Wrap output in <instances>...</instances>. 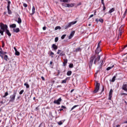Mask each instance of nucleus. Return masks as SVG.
Here are the masks:
<instances>
[{"label": "nucleus", "mask_w": 127, "mask_h": 127, "mask_svg": "<svg viewBox=\"0 0 127 127\" xmlns=\"http://www.w3.org/2000/svg\"><path fill=\"white\" fill-rule=\"evenodd\" d=\"M62 111H63V109H60V112H62Z\"/></svg>", "instance_id": "nucleus-64"}, {"label": "nucleus", "mask_w": 127, "mask_h": 127, "mask_svg": "<svg viewBox=\"0 0 127 127\" xmlns=\"http://www.w3.org/2000/svg\"><path fill=\"white\" fill-rule=\"evenodd\" d=\"M103 10H106V6H105V5H103Z\"/></svg>", "instance_id": "nucleus-53"}, {"label": "nucleus", "mask_w": 127, "mask_h": 127, "mask_svg": "<svg viewBox=\"0 0 127 127\" xmlns=\"http://www.w3.org/2000/svg\"><path fill=\"white\" fill-rule=\"evenodd\" d=\"M74 34H75V31H71L70 35L68 36V39H71V38H72V37H73V36H74Z\"/></svg>", "instance_id": "nucleus-10"}, {"label": "nucleus", "mask_w": 127, "mask_h": 127, "mask_svg": "<svg viewBox=\"0 0 127 127\" xmlns=\"http://www.w3.org/2000/svg\"><path fill=\"white\" fill-rule=\"evenodd\" d=\"M95 58H96V57H95V56H93L91 57L90 61L89 62V66H92V65L93 64V62H94V60L95 59Z\"/></svg>", "instance_id": "nucleus-5"}, {"label": "nucleus", "mask_w": 127, "mask_h": 127, "mask_svg": "<svg viewBox=\"0 0 127 127\" xmlns=\"http://www.w3.org/2000/svg\"><path fill=\"white\" fill-rule=\"evenodd\" d=\"M10 27H11V28H15V27H16V25L15 24L10 25Z\"/></svg>", "instance_id": "nucleus-20"}, {"label": "nucleus", "mask_w": 127, "mask_h": 127, "mask_svg": "<svg viewBox=\"0 0 127 127\" xmlns=\"http://www.w3.org/2000/svg\"><path fill=\"white\" fill-rule=\"evenodd\" d=\"M2 48L4 47V43L3 42H2Z\"/></svg>", "instance_id": "nucleus-52"}, {"label": "nucleus", "mask_w": 127, "mask_h": 127, "mask_svg": "<svg viewBox=\"0 0 127 127\" xmlns=\"http://www.w3.org/2000/svg\"><path fill=\"white\" fill-rule=\"evenodd\" d=\"M95 21H96V22H97V23H98V22H99V19H96L95 20Z\"/></svg>", "instance_id": "nucleus-56"}, {"label": "nucleus", "mask_w": 127, "mask_h": 127, "mask_svg": "<svg viewBox=\"0 0 127 127\" xmlns=\"http://www.w3.org/2000/svg\"><path fill=\"white\" fill-rule=\"evenodd\" d=\"M62 101V99H61V98H59L58 100H55L54 101V104H56L57 105H60L61 104V102Z\"/></svg>", "instance_id": "nucleus-4"}, {"label": "nucleus", "mask_w": 127, "mask_h": 127, "mask_svg": "<svg viewBox=\"0 0 127 127\" xmlns=\"http://www.w3.org/2000/svg\"><path fill=\"white\" fill-rule=\"evenodd\" d=\"M55 30H57L58 29H61V27L60 26H57L55 28Z\"/></svg>", "instance_id": "nucleus-40"}, {"label": "nucleus", "mask_w": 127, "mask_h": 127, "mask_svg": "<svg viewBox=\"0 0 127 127\" xmlns=\"http://www.w3.org/2000/svg\"><path fill=\"white\" fill-rule=\"evenodd\" d=\"M114 64H112V66H109V67H108L107 68V71H109V70H111V69H112V68H114Z\"/></svg>", "instance_id": "nucleus-23"}, {"label": "nucleus", "mask_w": 127, "mask_h": 127, "mask_svg": "<svg viewBox=\"0 0 127 127\" xmlns=\"http://www.w3.org/2000/svg\"><path fill=\"white\" fill-rule=\"evenodd\" d=\"M41 79L43 80V81H44L45 79H44V77H43V76H42L41 77Z\"/></svg>", "instance_id": "nucleus-59"}, {"label": "nucleus", "mask_w": 127, "mask_h": 127, "mask_svg": "<svg viewBox=\"0 0 127 127\" xmlns=\"http://www.w3.org/2000/svg\"><path fill=\"white\" fill-rule=\"evenodd\" d=\"M24 85L26 86L27 89H28V88H29V84L28 83H27V82L25 83L24 84Z\"/></svg>", "instance_id": "nucleus-22"}, {"label": "nucleus", "mask_w": 127, "mask_h": 127, "mask_svg": "<svg viewBox=\"0 0 127 127\" xmlns=\"http://www.w3.org/2000/svg\"><path fill=\"white\" fill-rule=\"evenodd\" d=\"M43 30H46V27H45H45H43Z\"/></svg>", "instance_id": "nucleus-54"}, {"label": "nucleus", "mask_w": 127, "mask_h": 127, "mask_svg": "<svg viewBox=\"0 0 127 127\" xmlns=\"http://www.w3.org/2000/svg\"><path fill=\"white\" fill-rule=\"evenodd\" d=\"M0 55H4V52L2 51V49L1 48L0 49Z\"/></svg>", "instance_id": "nucleus-21"}, {"label": "nucleus", "mask_w": 127, "mask_h": 127, "mask_svg": "<svg viewBox=\"0 0 127 127\" xmlns=\"http://www.w3.org/2000/svg\"><path fill=\"white\" fill-rule=\"evenodd\" d=\"M74 34H75V31H71L70 35L68 36V39H71V38H72V37H73V36H74Z\"/></svg>", "instance_id": "nucleus-11"}, {"label": "nucleus", "mask_w": 127, "mask_h": 127, "mask_svg": "<svg viewBox=\"0 0 127 127\" xmlns=\"http://www.w3.org/2000/svg\"><path fill=\"white\" fill-rule=\"evenodd\" d=\"M60 52H61V50H58V52L57 53V54H60Z\"/></svg>", "instance_id": "nucleus-49"}, {"label": "nucleus", "mask_w": 127, "mask_h": 127, "mask_svg": "<svg viewBox=\"0 0 127 127\" xmlns=\"http://www.w3.org/2000/svg\"><path fill=\"white\" fill-rule=\"evenodd\" d=\"M93 16H94V14H91V15L89 16V18H91V17H93Z\"/></svg>", "instance_id": "nucleus-55"}, {"label": "nucleus", "mask_w": 127, "mask_h": 127, "mask_svg": "<svg viewBox=\"0 0 127 127\" xmlns=\"http://www.w3.org/2000/svg\"><path fill=\"white\" fill-rule=\"evenodd\" d=\"M18 23H20L21 22V19L20 18H18Z\"/></svg>", "instance_id": "nucleus-43"}, {"label": "nucleus", "mask_w": 127, "mask_h": 127, "mask_svg": "<svg viewBox=\"0 0 127 127\" xmlns=\"http://www.w3.org/2000/svg\"><path fill=\"white\" fill-rule=\"evenodd\" d=\"M0 57H1L2 59H3V56L2 55H0Z\"/></svg>", "instance_id": "nucleus-60"}, {"label": "nucleus", "mask_w": 127, "mask_h": 127, "mask_svg": "<svg viewBox=\"0 0 127 127\" xmlns=\"http://www.w3.org/2000/svg\"><path fill=\"white\" fill-rule=\"evenodd\" d=\"M13 32H16V33H17L18 32H19V28H14L13 29Z\"/></svg>", "instance_id": "nucleus-15"}, {"label": "nucleus", "mask_w": 127, "mask_h": 127, "mask_svg": "<svg viewBox=\"0 0 127 127\" xmlns=\"http://www.w3.org/2000/svg\"><path fill=\"white\" fill-rule=\"evenodd\" d=\"M32 14H34L35 13V7L34 6L32 7Z\"/></svg>", "instance_id": "nucleus-19"}, {"label": "nucleus", "mask_w": 127, "mask_h": 127, "mask_svg": "<svg viewBox=\"0 0 127 127\" xmlns=\"http://www.w3.org/2000/svg\"><path fill=\"white\" fill-rule=\"evenodd\" d=\"M16 91L14 90L13 94L10 96L9 102H11V103H13V102H14V100H15V96H16Z\"/></svg>", "instance_id": "nucleus-2"}, {"label": "nucleus", "mask_w": 127, "mask_h": 127, "mask_svg": "<svg viewBox=\"0 0 127 127\" xmlns=\"http://www.w3.org/2000/svg\"><path fill=\"white\" fill-rule=\"evenodd\" d=\"M101 3H102L103 5H105V3L104 2V0H101Z\"/></svg>", "instance_id": "nucleus-50"}, {"label": "nucleus", "mask_w": 127, "mask_h": 127, "mask_svg": "<svg viewBox=\"0 0 127 127\" xmlns=\"http://www.w3.org/2000/svg\"><path fill=\"white\" fill-rule=\"evenodd\" d=\"M125 17H126V14H124L123 15V18H125Z\"/></svg>", "instance_id": "nucleus-58"}, {"label": "nucleus", "mask_w": 127, "mask_h": 127, "mask_svg": "<svg viewBox=\"0 0 127 127\" xmlns=\"http://www.w3.org/2000/svg\"><path fill=\"white\" fill-rule=\"evenodd\" d=\"M76 52H78L79 51H81V48L79 47L77 49H75Z\"/></svg>", "instance_id": "nucleus-36"}, {"label": "nucleus", "mask_w": 127, "mask_h": 127, "mask_svg": "<svg viewBox=\"0 0 127 127\" xmlns=\"http://www.w3.org/2000/svg\"><path fill=\"white\" fill-rule=\"evenodd\" d=\"M72 74L71 71H68L67 72V76H71V74Z\"/></svg>", "instance_id": "nucleus-28"}, {"label": "nucleus", "mask_w": 127, "mask_h": 127, "mask_svg": "<svg viewBox=\"0 0 127 127\" xmlns=\"http://www.w3.org/2000/svg\"><path fill=\"white\" fill-rule=\"evenodd\" d=\"M3 32H5L4 31H1V30L0 29V34L1 35H3Z\"/></svg>", "instance_id": "nucleus-41"}, {"label": "nucleus", "mask_w": 127, "mask_h": 127, "mask_svg": "<svg viewBox=\"0 0 127 127\" xmlns=\"http://www.w3.org/2000/svg\"><path fill=\"white\" fill-rule=\"evenodd\" d=\"M65 36H66V35H63L61 37L62 39H64L65 38Z\"/></svg>", "instance_id": "nucleus-46"}, {"label": "nucleus", "mask_w": 127, "mask_h": 127, "mask_svg": "<svg viewBox=\"0 0 127 127\" xmlns=\"http://www.w3.org/2000/svg\"><path fill=\"white\" fill-rule=\"evenodd\" d=\"M0 28L2 31H5L7 30V25L4 24L2 23H0Z\"/></svg>", "instance_id": "nucleus-1"}, {"label": "nucleus", "mask_w": 127, "mask_h": 127, "mask_svg": "<svg viewBox=\"0 0 127 127\" xmlns=\"http://www.w3.org/2000/svg\"><path fill=\"white\" fill-rule=\"evenodd\" d=\"M74 34H75V31H71L70 35L68 36V39H71V38H72V37H73V36H74Z\"/></svg>", "instance_id": "nucleus-9"}, {"label": "nucleus", "mask_w": 127, "mask_h": 127, "mask_svg": "<svg viewBox=\"0 0 127 127\" xmlns=\"http://www.w3.org/2000/svg\"><path fill=\"white\" fill-rule=\"evenodd\" d=\"M7 96H8V93L7 92L5 93V94L3 96V98H5Z\"/></svg>", "instance_id": "nucleus-38"}, {"label": "nucleus", "mask_w": 127, "mask_h": 127, "mask_svg": "<svg viewBox=\"0 0 127 127\" xmlns=\"http://www.w3.org/2000/svg\"><path fill=\"white\" fill-rule=\"evenodd\" d=\"M5 32H6V34H7V35L8 36H11V34H10V32H9V30H8V29H7Z\"/></svg>", "instance_id": "nucleus-16"}, {"label": "nucleus", "mask_w": 127, "mask_h": 127, "mask_svg": "<svg viewBox=\"0 0 127 127\" xmlns=\"http://www.w3.org/2000/svg\"><path fill=\"white\" fill-rule=\"evenodd\" d=\"M62 109H65V106H62Z\"/></svg>", "instance_id": "nucleus-61"}, {"label": "nucleus", "mask_w": 127, "mask_h": 127, "mask_svg": "<svg viewBox=\"0 0 127 127\" xmlns=\"http://www.w3.org/2000/svg\"><path fill=\"white\" fill-rule=\"evenodd\" d=\"M61 2H70V0H60Z\"/></svg>", "instance_id": "nucleus-17"}, {"label": "nucleus", "mask_w": 127, "mask_h": 127, "mask_svg": "<svg viewBox=\"0 0 127 127\" xmlns=\"http://www.w3.org/2000/svg\"><path fill=\"white\" fill-rule=\"evenodd\" d=\"M98 21L101 23H103L104 22V20L102 18H100L98 19Z\"/></svg>", "instance_id": "nucleus-34"}, {"label": "nucleus", "mask_w": 127, "mask_h": 127, "mask_svg": "<svg viewBox=\"0 0 127 127\" xmlns=\"http://www.w3.org/2000/svg\"><path fill=\"white\" fill-rule=\"evenodd\" d=\"M67 82V78L62 81V84H65Z\"/></svg>", "instance_id": "nucleus-30"}, {"label": "nucleus", "mask_w": 127, "mask_h": 127, "mask_svg": "<svg viewBox=\"0 0 127 127\" xmlns=\"http://www.w3.org/2000/svg\"><path fill=\"white\" fill-rule=\"evenodd\" d=\"M7 8L8 14H11V13H12V12H11V10H10V9H9V7H7Z\"/></svg>", "instance_id": "nucleus-25"}, {"label": "nucleus", "mask_w": 127, "mask_h": 127, "mask_svg": "<svg viewBox=\"0 0 127 127\" xmlns=\"http://www.w3.org/2000/svg\"><path fill=\"white\" fill-rule=\"evenodd\" d=\"M23 6H24V7H27V4L24 3Z\"/></svg>", "instance_id": "nucleus-48"}, {"label": "nucleus", "mask_w": 127, "mask_h": 127, "mask_svg": "<svg viewBox=\"0 0 127 127\" xmlns=\"http://www.w3.org/2000/svg\"><path fill=\"white\" fill-rule=\"evenodd\" d=\"M127 13V9L126 10V11H125L124 14L126 15Z\"/></svg>", "instance_id": "nucleus-57"}, {"label": "nucleus", "mask_w": 127, "mask_h": 127, "mask_svg": "<svg viewBox=\"0 0 127 127\" xmlns=\"http://www.w3.org/2000/svg\"><path fill=\"white\" fill-rule=\"evenodd\" d=\"M74 5H75L74 3H70V4L68 3L67 7H73Z\"/></svg>", "instance_id": "nucleus-18"}, {"label": "nucleus", "mask_w": 127, "mask_h": 127, "mask_svg": "<svg viewBox=\"0 0 127 127\" xmlns=\"http://www.w3.org/2000/svg\"><path fill=\"white\" fill-rule=\"evenodd\" d=\"M52 47L54 49V50H57L58 49V47L55 44H53Z\"/></svg>", "instance_id": "nucleus-13"}, {"label": "nucleus", "mask_w": 127, "mask_h": 127, "mask_svg": "<svg viewBox=\"0 0 127 127\" xmlns=\"http://www.w3.org/2000/svg\"><path fill=\"white\" fill-rule=\"evenodd\" d=\"M65 55V53L64 52H62L60 54V56H64Z\"/></svg>", "instance_id": "nucleus-33"}, {"label": "nucleus", "mask_w": 127, "mask_h": 127, "mask_svg": "<svg viewBox=\"0 0 127 127\" xmlns=\"http://www.w3.org/2000/svg\"><path fill=\"white\" fill-rule=\"evenodd\" d=\"M111 82H114L116 81V76H114L111 80H110Z\"/></svg>", "instance_id": "nucleus-29"}, {"label": "nucleus", "mask_w": 127, "mask_h": 127, "mask_svg": "<svg viewBox=\"0 0 127 127\" xmlns=\"http://www.w3.org/2000/svg\"><path fill=\"white\" fill-rule=\"evenodd\" d=\"M77 107H78V105H74L73 107H72L70 111H73L74 109H75V108H77Z\"/></svg>", "instance_id": "nucleus-35"}, {"label": "nucleus", "mask_w": 127, "mask_h": 127, "mask_svg": "<svg viewBox=\"0 0 127 127\" xmlns=\"http://www.w3.org/2000/svg\"><path fill=\"white\" fill-rule=\"evenodd\" d=\"M50 55L51 56V57H52V58H53V55H54V52H51Z\"/></svg>", "instance_id": "nucleus-45"}, {"label": "nucleus", "mask_w": 127, "mask_h": 127, "mask_svg": "<svg viewBox=\"0 0 127 127\" xmlns=\"http://www.w3.org/2000/svg\"><path fill=\"white\" fill-rule=\"evenodd\" d=\"M74 91V89H72L70 91V93H73V91Z\"/></svg>", "instance_id": "nucleus-63"}, {"label": "nucleus", "mask_w": 127, "mask_h": 127, "mask_svg": "<svg viewBox=\"0 0 127 127\" xmlns=\"http://www.w3.org/2000/svg\"><path fill=\"white\" fill-rule=\"evenodd\" d=\"M96 53L97 54H99L100 52H101V46L98 45L97 48H96V50L95 51Z\"/></svg>", "instance_id": "nucleus-7"}, {"label": "nucleus", "mask_w": 127, "mask_h": 127, "mask_svg": "<svg viewBox=\"0 0 127 127\" xmlns=\"http://www.w3.org/2000/svg\"><path fill=\"white\" fill-rule=\"evenodd\" d=\"M57 41H58V37H56L55 39V42H57Z\"/></svg>", "instance_id": "nucleus-47"}, {"label": "nucleus", "mask_w": 127, "mask_h": 127, "mask_svg": "<svg viewBox=\"0 0 127 127\" xmlns=\"http://www.w3.org/2000/svg\"><path fill=\"white\" fill-rule=\"evenodd\" d=\"M112 99V95H109V100H111Z\"/></svg>", "instance_id": "nucleus-51"}, {"label": "nucleus", "mask_w": 127, "mask_h": 127, "mask_svg": "<svg viewBox=\"0 0 127 127\" xmlns=\"http://www.w3.org/2000/svg\"><path fill=\"white\" fill-rule=\"evenodd\" d=\"M77 23V21H72L69 22L66 26V27H70L71 25H74V24H76Z\"/></svg>", "instance_id": "nucleus-6"}, {"label": "nucleus", "mask_w": 127, "mask_h": 127, "mask_svg": "<svg viewBox=\"0 0 127 127\" xmlns=\"http://www.w3.org/2000/svg\"><path fill=\"white\" fill-rule=\"evenodd\" d=\"M114 11H115V8H112L109 11V13H112V12H114Z\"/></svg>", "instance_id": "nucleus-24"}, {"label": "nucleus", "mask_w": 127, "mask_h": 127, "mask_svg": "<svg viewBox=\"0 0 127 127\" xmlns=\"http://www.w3.org/2000/svg\"><path fill=\"white\" fill-rule=\"evenodd\" d=\"M14 50H15V55H16L17 56H19L20 55V53L19 52L17 51V50L16 49V48L14 47Z\"/></svg>", "instance_id": "nucleus-12"}, {"label": "nucleus", "mask_w": 127, "mask_h": 127, "mask_svg": "<svg viewBox=\"0 0 127 127\" xmlns=\"http://www.w3.org/2000/svg\"><path fill=\"white\" fill-rule=\"evenodd\" d=\"M100 58H101V57H100V56H99L97 58L95 59V60L94 61V64H96V63L97 62H98V61H100Z\"/></svg>", "instance_id": "nucleus-14"}, {"label": "nucleus", "mask_w": 127, "mask_h": 127, "mask_svg": "<svg viewBox=\"0 0 127 127\" xmlns=\"http://www.w3.org/2000/svg\"><path fill=\"white\" fill-rule=\"evenodd\" d=\"M67 62H68V60H66V59L64 60V62L63 63L64 66H65V65H66V64H67Z\"/></svg>", "instance_id": "nucleus-27"}, {"label": "nucleus", "mask_w": 127, "mask_h": 127, "mask_svg": "<svg viewBox=\"0 0 127 127\" xmlns=\"http://www.w3.org/2000/svg\"><path fill=\"white\" fill-rule=\"evenodd\" d=\"M101 41H99V42L98 43V45H100V43H101Z\"/></svg>", "instance_id": "nucleus-62"}, {"label": "nucleus", "mask_w": 127, "mask_h": 127, "mask_svg": "<svg viewBox=\"0 0 127 127\" xmlns=\"http://www.w3.org/2000/svg\"><path fill=\"white\" fill-rule=\"evenodd\" d=\"M23 92H24V90H22L21 91H20L19 94L20 95H22V94H23Z\"/></svg>", "instance_id": "nucleus-44"}, {"label": "nucleus", "mask_w": 127, "mask_h": 127, "mask_svg": "<svg viewBox=\"0 0 127 127\" xmlns=\"http://www.w3.org/2000/svg\"><path fill=\"white\" fill-rule=\"evenodd\" d=\"M112 95H113V90L111 89L109 92V96H112Z\"/></svg>", "instance_id": "nucleus-39"}, {"label": "nucleus", "mask_w": 127, "mask_h": 127, "mask_svg": "<svg viewBox=\"0 0 127 127\" xmlns=\"http://www.w3.org/2000/svg\"><path fill=\"white\" fill-rule=\"evenodd\" d=\"M124 28V26H121L120 28H119V35L120 36H121V35H122V33H123V32H124V31H123V29Z\"/></svg>", "instance_id": "nucleus-8"}, {"label": "nucleus", "mask_w": 127, "mask_h": 127, "mask_svg": "<svg viewBox=\"0 0 127 127\" xmlns=\"http://www.w3.org/2000/svg\"><path fill=\"white\" fill-rule=\"evenodd\" d=\"M62 5L64 6V7H68V3H63Z\"/></svg>", "instance_id": "nucleus-26"}, {"label": "nucleus", "mask_w": 127, "mask_h": 127, "mask_svg": "<svg viewBox=\"0 0 127 127\" xmlns=\"http://www.w3.org/2000/svg\"><path fill=\"white\" fill-rule=\"evenodd\" d=\"M100 90V83H98V82L96 83L95 85V89L94 90V94L95 93H98V91Z\"/></svg>", "instance_id": "nucleus-3"}, {"label": "nucleus", "mask_w": 127, "mask_h": 127, "mask_svg": "<svg viewBox=\"0 0 127 127\" xmlns=\"http://www.w3.org/2000/svg\"><path fill=\"white\" fill-rule=\"evenodd\" d=\"M69 68H73V67H74V65L72 64H70L69 65Z\"/></svg>", "instance_id": "nucleus-42"}, {"label": "nucleus", "mask_w": 127, "mask_h": 127, "mask_svg": "<svg viewBox=\"0 0 127 127\" xmlns=\"http://www.w3.org/2000/svg\"><path fill=\"white\" fill-rule=\"evenodd\" d=\"M64 123V121H60L59 122H58V124L59 126H61L62 125H63V123Z\"/></svg>", "instance_id": "nucleus-32"}, {"label": "nucleus", "mask_w": 127, "mask_h": 127, "mask_svg": "<svg viewBox=\"0 0 127 127\" xmlns=\"http://www.w3.org/2000/svg\"><path fill=\"white\" fill-rule=\"evenodd\" d=\"M8 59V57L7 56V55H5L4 56V59L6 61H7V59Z\"/></svg>", "instance_id": "nucleus-31"}, {"label": "nucleus", "mask_w": 127, "mask_h": 127, "mask_svg": "<svg viewBox=\"0 0 127 127\" xmlns=\"http://www.w3.org/2000/svg\"><path fill=\"white\" fill-rule=\"evenodd\" d=\"M10 7V1H8L7 8Z\"/></svg>", "instance_id": "nucleus-37"}]
</instances>
